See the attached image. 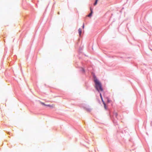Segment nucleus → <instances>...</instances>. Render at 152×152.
Masks as SVG:
<instances>
[{
    "label": "nucleus",
    "mask_w": 152,
    "mask_h": 152,
    "mask_svg": "<svg viewBox=\"0 0 152 152\" xmlns=\"http://www.w3.org/2000/svg\"><path fill=\"white\" fill-rule=\"evenodd\" d=\"M117 115L118 114L117 113L115 112L113 114V116L116 117L117 118H117Z\"/></svg>",
    "instance_id": "nucleus-5"
},
{
    "label": "nucleus",
    "mask_w": 152,
    "mask_h": 152,
    "mask_svg": "<svg viewBox=\"0 0 152 152\" xmlns=\"http://www.w3.org/2000/svg\"><path fill=\"white\" fill-rule=\"evenodd\" d=\"M45 106H48V107H52V106L51 105H49V104H48V105H46H46Z\"/></svg>",
    "instance_id": "nucleus-7"
},
{
    "label": "nucleus",
    "mask_w": 152,
    "mask_h": 152,
    "mask_svg": "<svg viewBox=\"0 0 152 152\" xmlns=\"http://www.w3.org/2000/svg\"><path fill=\"white\" fill-rule=\"evenodd\" d=\"M100 97H101V99H102V102H103V104H104V108H105V109H106V104H105V103L103 101V99H102V96H100Z\"/></svg>",
    "instance_id": "nucleus-3"
},
{
    "label": "nucleus",
    "mask_w": 152,
    "mask_h": 152,
    "mask_svg": "<svg viewBox=\"0 0 152 152\" xmlns=\"http://www.w3.org/2000/svg\"><path fill=\"white\" fill-rule=\"evenodd\" d=\"M100 96H102L101 93H100Z\"/></svg>",
    "instance_id": "nucleus-11"
},
{
    "label": "nucleus",
    "mask_w": 152,
    "mask_h": 152,
    "mask_svg": "<svg viewBox=\"0 0 152 152\" xmlns=\"http://www.w3.org/2000/svg\"><path fill=\"white\" fill-rule=\"evenodd\" d=\"M90 10L91 11V12L88 15V17H91L93 13V10L91 7L90 8Z\"/></svg>",
    "instance_id": "nucleus-2"
},
{
    "label": "nucleus",
    "mask_w": 152,
    "mask_h": 152,
    "mask_svg": "<svg viewBox=\"0 0 152 152\" xmlns=\"http://www.w3.org/2000/svg\"><path fill=\"white\" fill-rule=\"evenodd\" d=\"M78 32H79V34L80 36V35H81V33H82V30H81V28H80L79 29Z\"/></svg>",
    "instance_id": "nucleus-4"
},
{
    "label": "nucleus",
    "mask_w": 152,
    "mask_h": 152,
    "mask_svg": "<svg viewBox=\"0 0 152 152\" xmlns=\"http://www.w3.org/2000/svg\"><path fill=\"white\" fill-rule=\"evenodd\" d=\"M88 111H90L91 110V109H88Z\"/></svg>",
    "instance_id": "nucleus-12"
},
{
    "label": "nucleus",
    "mask_w": 152,
    "mask_h": 152,
    "mask_svg": "<svg viewBox=\"0 0 152 152\" xmlns=\"http://www.w3.org/2000/svg\"><path fill=\"white\" fill-rule=\"evenodd\" d=\"M82 70L83 72H84V69L83 68H82Z\"/></svg>",
    "instance_id": "nucleus-9"
},
{
    "label": "nucleus",
    "mask_w": 152,
    "mask_h": 152,
    "mask_svg": "<svg viewBox=\"0 0 152 152\" xmlns=\"http://www.w3.org/2000/svg\"><path fill=\"white\" fill-rule=\"evenodd\" d=\"M84 24H83V28H84Z\"/></svg>",
    "instance_id": "nucleus-10"
},
{
    "label": "nucleus",
    "mask_w": 152,
    "mask_h": 152,
    "mask_svg": "<svg viewBox=\"0 0 152 152\" xmlns=\"http://www.w3.org/2000/svg\"><path fill=\"white\" fill-rule=\"evenodd\" d=\"M94 81L95 83V87L98 92L99 93L102 91L103 90L101 83L95 76H94Z\"/></svg>",
    "instance_id": "nucleus-1"
},
{
    "label": "nucleus",
    "mask_w": 152,
    "mask_h": 152,
    "mask_svg": "<svg viewBox=\"0 0 152 152\" xmlns=\"http://www.w3.org/2000/svg\"><path fill=\"white\" fill-rule=\"evenodd\" d=\"M41 104H42L43 105H44L45 106L46 105V104H45L44 103H41Z\"/></svg>",
    "instance_id": "nucleus-8"
},
{
    "label": "nucleus",
    "mask_w": 152,
    "mask_h": 152,
    "mask_svg": "<svg viewBox=\"0 0 152 152\" xmlns=\"http://www.w3.org/2000/svg\"><path fill=\"white\" fill-rule=\"evenodd\" d=\"M98 1V0H95V2L94 3V5H96L97 4Z\"/></svg>",
    "instance_id": "nucleus-6"
}]
</instances>
